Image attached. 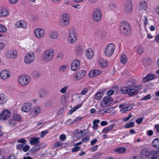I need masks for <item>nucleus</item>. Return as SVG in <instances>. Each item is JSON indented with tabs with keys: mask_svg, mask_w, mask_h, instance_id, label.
Here are the masks:
<instances>
[{
	"mask_svg": "<svg viewBox=\"0 0 159 159\" xmlns=\"http://www.w3.org/2000/svg\"><path fill=\"white\" fill-rule=\"evenodd\" d=\"M54 51L52 49H48L45 51L42 56L43 60L45 62H49L52 59Z\"/></svg>",
	"mask_w": 159,
	"mask_h": 159,
	"instance_id": "nucleus-1",
	"label": "nucleus"
},
{
	"mask_svg": "<svg viewBox=\"0 0 159 159\" xmlns=\"http://www.w3.org/2000/svg\"><path fill=\"white\" fill-rule=\"evenodd\" d=\"M120 30L125 35H129L131 33L130 26L129 24L126 22L124 21L121 23Z\"/></svg>",
	"mask_w": 159,
	"mask_h": 159,
	"instance_id": "nucleus-2",
	"label": "nucleus"
},
{
	"mask_svg": "<svg viewBox=\"0 0 159 159\" xmlns=\"http://www.w3.org/2000/svg\"><path fill=\"white\" fill-rule=\"evenodd\" d=\"M137 81L136 80H132L128 81L127 82V85L132 90V91L135 90H139L142 89L143 86L142 85H136Z\"/></svg>",
	"mask_w": 159,
	"mask_h": 159,
	"instance_id": "nucleus-3",
	"label": "nucleus"
},
{
	"mask_svg": "<svg viewBox=\"0 0 159 159\" xmlns=\"http://www.w3.org/2000/svg\"><path fill=\"white\" fill-rule=\"evenodd\" d=\"M77 34L75 32V29L73 28L70 29L69 32L68 40L69 42L71 43H75L77 40Z\"/></svg>",
	"mask_w": 159,
	"mask_h": 159,
	"instance_id": "nucleus-4",
	"label": "nucleus"
},
{
	"mask_svg": "<svg viewBox=\"0 0 159 159\" xmlns=\"http://www.w3.org/2000/svg\"><path fill=\"white\" fill-rule=\"evenodd\" d=\"M115 49V46L112 43L108 44L104 50V53L107 57L111 56L114 53Z\"/></svg>",
	"mask_w": 159,
	"mask_h": 159,
	"instance_id": "nucleus-5",
	"label": "nucleus"
},
{
	"mask_svg": "<svg viewBox=\"0 0 159 159\" xmlns=\"http://www.w3.org/2000/svg\"><path fill=\"white\" fill-rule=\"evenodd\" d=\"M31 81V78L28 75H23L18 78V81L22 86L28 84Z\"/></svg>",
	"mask_w": 159,
	"mask_h": 159,
	"instance_id": "nucleus-6",
	"label": "nucleus"
},
{
	"mask_svg": "<svg viewBox=\"0 0 159 159\" xmlns=\"http://www.w3.org/2000/svg\"><path fill=\"white\" fill-rule=\"evenodd\" d=\"M121 91L124 94L128 93V95L129 96L136 95L139 92L137 90H135L134 91H132V90L130 89L127 85V86L122 87L121 89Z\"/></svg>",
	"mask_w": 159,
	"mask_h": 159,
	"instance_id": "nucleus-7",
	"label": "nucleus"
},
{
	"mask_svg": "<svg viewBox=\"0 0 159 159\" xmlns=\"http://www.w3.org/2000/svg\"><path fill=\"white\" fill-rule=\"evenodd\" d=\"M113 99L110 96L104 97L100 102V105L102 107H105L111 104L112 102Z\"/></svg>",
	"mask_w": 159,
	"mask_h": 159,
	"instance_id": "nucleus-8",
	"label": "nucleus"
},
{
	"mask_svg": "<svg viewBox=\"0 0 159 159\" xmlns=\"http://www.w3.org/2000/svg\"><path fill=\"white\" fill-rule=\"evenodd\" d=\"M102 16V12L99 9L96 8L94 11L93 14V19L94 21H99L101 20Z\"/></svg>",
	"mask_w": 159,
	"mask_h": 159,
	"instance_id": "nucleus-9",
	"label": "nucleus"
},
{
	"mask_svg": "<svg viewBox=\"0 0 159 159\" xmlns=\"http://www.w3.org/2000/svg\"><path fill=\"white\" fill-rule=\"evenodd\" d=\"M34 59V55L33 52L28 53L26 54L24 58L25 63L29 64L33 62Z\"/></svg>",
	"mask_w": 159,
	"mask_h": 159,
	"instance_id": "nucleus-10",
	"label": "nucleus"
},
{
	"mask_svg": "<svg viewBox=\"0 0 159 159\" xmlns=\"http://www.w3.org/2000/svg\"><path fill=\"white\" fill-rule=\"evenodd\" d=\"M34 33L37 38L40 39L44 37L45 34V31L41 28H38L34 30Z\"/></svg>",
	"mask_w": 159,
	"mask_h": 159,
	"instance_id": "nucleus-11",
	"label": "nucleus"
},
{
	"mask_svg": "<svg viewBox=\"0 0 159 159\" xmlns=\"http://www.w3.org/2000/svg\"><path fill=\"white\" fill-rule=\"evenodd\" d=\"M11 113L7 110H3L0 114V120H5L7 119L10 116Z\"/></svg>",
	"mask_w": 159,
	"mask_h": 159,
	"instance_id": "nucleus-12",
	"label": "nucleus"
},
{
	"mask_svg": "<svg viewBox=\"0 0 159 159\" xmlns=\"http://www.w3.org/2000/svg\"><path fill=\"white\" fill-rule=\"evenodd\" d=\"M80 65V61L79 59H76L74 60L71 63V69L72 70L75 71L78 68Z\"/></svg>",
	"mask_w": 159,
	"mask_h": 159,
	"instance_id": "nucleus-13",
	"label": "nucleus"
},
{
	"mask_svg": "<svg viewBox=\"0 0 159 159\" xmlns=\"http://www.w3.org/2000/svg\"><path fill=\"white\" fill-rule=\"evenodd\" d=\"M85 71L82 70L77 72L74 76V79L76 80H78L83 78L85 75Z\"/></svg>",
	"mask_w": 159,
	"mask_h": 159,
	"instance_id": "nucleus-14",
	"label": "nucleus"
},
{
	"mask_svg": "<svg viewBox=\"0 0 159 159\" xmlns=\"http://www.w3.org/2000/svg\"><path fill=\"white\" fill-rule=\"evenodd\" d=\"M6 56L8 58H15L17 55V52L15 50H11L7 52L6 54Z\"/></svg>",
	"mask_w": 159,
	"mask_h": 159,
	"instance_id": "nucleus-15",
	"label": "nucleus"
},
{
	"mask_svg": "<svg viewBox=\"0 0 159 159\" xmlns=\"http://www.w3.org/2000/svg\"><path fill=\"white\" fill-rule=\"evenodd\" d=\"M32 104L30 103L27 102L24 103L22 106L21 110L24 112H28L32 109Z\"/></svg>",
	"mask_w": 159,
	"mask_h": 159,
	"instance_id": "nucleus-16",
	"label": "nucleus"
},
{
	"mask_svg": "<svg viewBox=\"0 0 159 159\" xmlns=\"http://www.w3.org/2000/svg\"><path fill=\"white\" fill-rule=\"evenodd\" d=\"M11 73L7 70H3L1 72L0 74L1 78L3 80H5L10 77Z\"/></svg>",
	"mask_w": 159,
	"mask_h": 159,
	"instance_id": "nucleus-17",
	"label": "nucleus"
},
{
	"mask_svg": "<svg viewBox=\"0 0 159 159\" xmlns=\"http://www.w3.org/2000/svg\"><path fill=\"white\" fill-rule=\"evenodd\" d=\"M150 151L147 148L143 149L140 152V157L142 158H146L148 157Z\"/></svg>",
	"mask_w": 159,
	"mask_h": 159,
	"instance_id": "nucleus-18",
	"label": "nucleus"
},
{
	"mask_svg": "<svg viewBox=\"0 0 159 159\" xmlns=\"http://www.w3.org/2000/svg\"><path fill=\"white\" fill-rule=\"evenodd\" d=\"M16 25L18 28H26L27 26L26 22L23 20H20L17 21Z\"/></svg>",
	"mask_w": 159,
	"mask_h": 159,
	"instance_id": "nucleus-19",
	"label": "nucleus"
},
{
	"mask_svg": "<svg viewBox=\"0 0 159 159\" xmlns=\"http://www.w3.org/2000/svg\"><path fill=\"white\" fill-rule=\"evenodd\" d=\"M157 157V151L152 150L149 152L148 156L149 159H156Z\"/></svg>",
	"mask_w": 159,
	"mask_h": 159,
	"instance_id": "nucleus-20",
	"label": "nucleus"
},
{
	"mask_svg": "<svg viewBox=\"0 0 159 159\" xmlns=\"http://www.w3.org/2000/svg\"><path fill=\"white\" fill-rule=\"evenodd\" d=\"M39 138L37 137H34L30 138V143L31 145H37L40 143L39 141Z\"/></svg>",
	"mask_w": 159,
	"mask_h": 159,
	"instance_id": "nucleus-21",
	"label": "nucleus"
},
{
	"mask_svg": "<svg viewBox=\"0 0 159 159\" xmlns=\"http://www.w3.org/2000/svg\"><path fill=\"white\" fill-rule=\"evenodd\" d=\"M132 5L131 2L128 1L125 5V10L128 13L132 11Z\"/></svg>",
	"mask_w": 159,
	"mask_h": 159,
	"instance_id": "nucleus-22",
	"label": "nucleus"
},
{
	"mask_svg": "<svg viewBox=\"0 0 159 159\" xmlns=\"http://www.w3.org/2000/svg\"><path fill=\"white\" fill-rule=\"evenodd\" d=\"M154 78V75L152 74L148 75L146 76L143 78V81L144 82H146L150 81Z\"/></svg>",
	"mask_w": 159,
	"mask_h": 159,
	"instance_id": "nucleus-23",
	"label": "nucleus"
},
{
	"mask_svg": "<svg viewBox=\"0 0 159 159\" xmlns=\"http://www.w3.org/2000/svg\"><path fill=\"white\" fill-rule=\"evenodd\" d=\"M101 72L100 71L97 70H94L90 71L89 74V77L92 78L100 74Z\"/></svg>",
	"mask_w": 159,
	"mask_h": 159,
	"instance_id": "nucleus-24",
	"label": "nucleus"
},
{
	"mask_svg": "<svg viewBox=\"0 0 159 159\" xmlns=\"http://www.w3.org/2000/svg\"><path fill=\"white\" fill-rule=\"evenodd\" d=\"M9 12L4 8H0V17L6 16L8 15Z\"/></svg>",
	"mask_w": 159,
	"mask_h": 159,
	"instance_id": "nucleus-25",
	"label": "nucleus"
},
{
	"mask_svg": "<svg viewBox=\"0 0 159 159\" xmlns=\"http://www.w3.org/2000/svg\"><path fill=\"white\" fill-rule=\"evenodd\" d=\"M58 36V34L57 32L55 31H52L49 34V37L52 39H57Z\"/></svg>",
	"mask_w": 159,
	"mask_h": 159,
	"instance_id": "nucleus-26",
	"label": "nucleus"
},
{
	"mask_svg": "<svg viewBox=\"0 0 159 159\" xmlns=\"http://www.w3.org/2000/svg\"><path fill=\"white\" fill-rule=\"evenodd\" d=\"M93 52L92 49H89L87 50L86 52V55L88 58H92L93 57Z\"/></svg>",
	"mask_w": 159,
	"mask_h": 159,
	"instance_id": "nucleus-27",
	"label": "nucleus"
},
{
	"mask_svg": "<svg viewBox=\"0 0 159 159\" xmlns=\"http://www.w3.org/2000/svg\"><path fill=\"white\" fill-rule=\"evenodd\" d=\"M7 101V97L3 93L0 94V104H3L5 103Z\"/></svg>",
	"mask_w": 159,
	"mask_h": 159,
	"instance_id": "nucleus-28",
	"label": "nucleus"
},
{
	"mask_svg": "<svg viewBox=\"0 0 159 159\" xmlns=\"http://www.w3.org/2000/svg\"><path fill=\"white\" fill-rule=\"evenodd\" d=\"M82 53L83 49L82 46L80 45L77 46L76 48V54L78 56H80L82 55Z\"/></svg>",
	"mask_w": 159,
	"mask_h": 159,
	"instance_id": "nucleus-29",
	"label": "nucleus"
},
{
	"mask_svg": "<svg viewBox=\"0 0 159 159\" xmlns=\"http://www.w3.org/2000/svg\"><path fill=\"white\" fill-rule=\"evenodd\" d=\"M103 92L102 91H99L97 92L95 95V98L96 100H100L102 97L103 93Z\"/></svg>",
	"mask_w": 159,
	"mask_h": 159,
	"instance_id": "nucleus-30",
	"label": "nucleus"
},
{
	"mask_svg": "<svg viewBox=\"0 0 159 159\" xmlns=\"http://www.w3.org/2000/svg\"><path fill=\"white\" fill-rule=\"evenodd\" d=\"M114 151L118 153H123L126 152V149L124 147H120L115 148Z\"/></svg>",
	"mask_w": 159,
	"mask_h": 159,
	"instance_id": "nucleus-31",
	"label": "nucleus"
},
{
	"mask_svg": "<svg viewBox=\"0 0 159 159\" xmlns=\"http://www.w3.org/2000/svg\"><path fill=\"white\" fill-rule=\"evenodd\" d=\"M115 125L114 124H113L109 125L107 127L104 128L102 130V132L103 133H106L109 131L112 130L113 127Z\"/></svg>",
	"mask_w": 159,
	"mask_h": 159,
	"instance_id": "nucleus-32",
	"label": "nucleus"
},
{
	"mask_svg": "<svg viewBox=\"0 0 159 159\" xmlns=\"http://www.w3.org/2000/svg\"><path fill=\"white\" fill-rule=\"evenodd\" d=\"M139 9L142 10H146L148 8V5L145 2H142L140 4Z\"/></svg>",
	"mask_w": 159,
	"mask_h": 159,
	"instance_id": "nucleus-33",
	"label": "nucleus"
},
{
	"mask_svg": "<svg viewBox=\"0 0 159 159\" xmlns=\"http://www.w3.org/2000/svg\"><path fill=\"white\" fill-rule=\"evenodd\" d=\"M59 24L61 27H64L67 26L69 24V22L61 19L59 21Z\"/></svg>",
	"mask_w": 159,
	"mask_h": 159,
	"instance_id": "nucleus-34",
	"label": "nucleus"
},
{
	"mask_svg": "<svg viewBox=\"0 0 159 159\" xmlns=\"http://www.w3.org/2000/svg\"><path fill=\"white\" fill-rule=\"evenodd\" d=\"M128 61V58L124 54H122L120 57V62L123 64H125Z\"/></svg>",
	"mask_w": 159,
	"mask_h": 159,
	"instance_id": "nucleus-35",
	"label": "nucleus"
},
{
	"mask_svg": "<svg viewBox=\"0 0 159 159\" xmlns=\"http://www.w3.org/2000/svg\"><path fill=\"white\" fill-rule=\"evenodd\" d=\"M61 19L70 22V16L67 13H64L61 16Z\"/></svg>",
	"mask_w": 159,
	"mask_h": 159,
	"instance_id": "nucleus-36",
	"label": "nucleus"
},
{
	"mask_svg": "<svg viewBox=\"0 0 159 159\" xmlns=\"http://www.w3.org/2000/svg\"><path fill=\"white\" fill-rule=\"evenodd\" d=\"M41 148H41V144L39 146L37 145L32 148L30 149V152L32 153H34L37 152Z\"/></svg>",
	"mask_w": 159,
	"mask_h": 159,
	"instance_id": "nucleus-37",
	"label": "nucleus"
},
{
	"mask_svg": "<svg viewBox=\"0 0 159 159\" xmlns=\"http://www.w3.org/2000/svg\"><path fill=\"white\" fill-rule=\"evenodd\" d=\"M152 63V61L150 59H145L143 60V65L146 66L149 65Z\"/></svg>",
	"mask_w": 159,
	"mask_h": 159,
	"instance_id": "nucleus-38",
	"label": "nucleus"
},
{
	"mask_svg": "<svg viewBox=\"0 0 159 159\" xmlns=\"http://www.w3.org/2000/svg\"><path fill=\"white\" fill-rule=\"evenodd\" d=\"M110 111L109 108L103 109L100 110L99 111V114L100 115H103L107 113H109Z\"/></svg>",
	"mask_w": 159,
	"mask_h": 159,
	"instance_id": "nucleus-39",
	"label": "nucleus"
},
{
	"mask_svg": "<svg viewBox=\"0 0 159 159\" xmlns=\"http://www.w3.org/2000/svg\"><path fill=\"white\" fill-rule=\"evenodd\" d=\"M47 94V92L45 90H41L39 91V96L42 97L46 96Z\"/></svg>",
	"mask_w": 159,
	"mask_h": 159,
	"instance_id": "nucleus-40",
	"label": "nucleus"
},
{
	"mask_svg": "<svg viewBox=\"0 0 159 159\" xmlns=\"http://www.w3.org/2000/svg\"><path fill=\"white\" fill-rule=\"evenodd\" d=\"M99 63L100 65L103 67H105L107 65V62L104 61L102 59L99 60Z\"/></svg>",
	"mask_w": 159,
	"mask_h": 159,
	"instance_id": "nucleus-41",
	"label": "nucleus"
},
{
	"mask_svg": "<svg viewBox=\"0 0 159 159\" xmlns=\"http://www.w3.org/2000/svg\"><path fill=\"white\" fill-rule=\"evenodd\" d=\"M34 113L35 114V116H36L38 115L41 111L40 107H35L34 108Z\"/></svg>",
	"mask_w": 159,
	"mask_h": 159,
	"instance_id": "nucleus-42",
	"label": "nucleus"
},
{
	"mask_svg": "<svg viewBox=\"0 0 159 159\" xmlns=\"http://www.w3.org/2000/svg\"><path fill=\"white\" fill-rule=\"evenodd\" d=\"M68 89V86H66L60 90V92L62 94H65L66 92Z\"/></svg>",
	"mask_w": 159,
	"mask_h": 159,
	"instance_id": "nucleus-43",
	"label": "nucleus"
},
{
	"mask_svg": "<svg viewBox=\"0 0 159 159\" xmlns=\"http://www.w3.org/2000/svg\"><path fill=\"white\" fill-rule=\"evenodd\" d=\"M7 29L6 27L0 24V32L5 33L6 32Z\"/></svg>",
	"mask_w": 159,
	"mask_h": 159,
	"instance_id": "nucleus-44",
	"label": "nucleus"
},
{
	"mask_svg": "<svg viewBox=\"0 0 159 159\" xmlns=\"http://www.w3.org/2000/svg\"><path fill=\"white\" fill-rule=\"evenodd\" d=\"M134 123L133 122H131L126 124L125 126V127L126 128H129L134 126Z\"/></svg>",
	"mask_w": 159,
	"mask_h": 159,
	"instance_id": "nucleus-45",
	"label": "nucleus"
},
{
	"mask_svg": "<svg viewBox=\"0 0 159 159\" xmlns=\"http://www.w3.org/2000/svg\"><path fill=\"white\" fill-rule=\"evenodd\" d=\"M9 124L11 126H14L16 124V121L14 119H10L8 121Z\"/></svg>",
	"mask_w": 159,
	"mask_h": 159,
	"instance_id": "nucleus-46",
	"label": "nucleus"
},
{
	"mask_svg": "<svg viewBox=\"0 0 159 159\" xmlns=\"http://www.w3.org/2000/svg\"><path fill=\"white\" fill-rule=\"evenodd\" d=\"M137 50L139 54H141L143 52V48L142 46H138L137 48Z\"/></svg>",
	"mask_w": 159,
	"mask_h": 159,
	"instance_id": "nucleus-47",
	"label": "nucleus"
},
{
	"mask_svg": "<svg viewBox=\"0 0 159 159\" xmlns=\"http://www.w3.org/2000/svg\"><path fill=\"white\" fill-rule=\"evenodd\" d=\"M21 117L19 114H16L14 115L13 116V119L16 121H19L20 120Z\"/></svg>",
	"mask_w": 159,
	"mask_h": 159,
	"instance_id": "nucleus-48",
	"label": "nucleus"
},
{
	"mask_svg": "<svg viewBox=\"0 0 159 159\" xmlns=\"http://www.w3.org/2000/svg\"><path fill=\"white\" fill-rule=\"evenodd\" d=\"M67 67L68 66L67 65H62L60 67L59 70L61 71H64L66 70Z\"/></svg>",
	"mask_w": 159,
	"mask_h": 159,
	"instance_id": "nucleus-49",
	"label": "nucleus"
},
{
	"mask_svg": "<svg viewBox=\"0 0 159 159\" xmlns=\"http://www.w3.org/2000/svg\"><path fill=\"white\" fill-rule=\"evenodd\" d=\"M133 107H129V106H128L127 107H125L123 108L122 110H121L120 111H128L130 110Z\"/></svg>",
	"mask_w": 159,
	"mask_h": 159,
	"instance_id": "nucleus-50",
	"label": "nucleus"
},
{
	"mask_svg": "<svg viewBox=\"0 0 159 159\" xmlns=\"http://www.w3.org/2000/svg\"><path fill=\"white\" fill-rule=\"evenodd\" d=\"M82 117H77L73 121H72V123H70V124H73L74 123L78 122L80 120H82Z\"/></svg>",
	"mask_w": 159,
	"mask_h": 159,
	"instance_id": "nucleus-51",
	"label": "nucleus"
},
{
	"mask_svg": "<svg viewBox=\"0 0 159 159\" xmlns=\"http://www.w3.org/2000/svg\"><path fill=\"white\" fill-rule=\"evenodd\" d=\"M62 143L61 142H57L55 143L54 145V148H57L59 146H61Z\"/></svg>",
	"mask_w": 159,
	"mask_h": 159,
	"instance_id": "nucleus-52",
	"label": "nucleus"
},
{
	"mask_svg": "<svg viewBox=\"0 0 159 159\" xmlns=\"http://www.w3.org/2000/svg\"><path fill=\"white\" fill-rule=\"evenodd\" d=\"M80 148H81L80 147L76 146L72 149L71 151L72 152H74L78 151L80 149Z\"/></svg>",
	"mask_w": 159,
	"mask_h": 159,
	"instance_id": "nucleus-53",
	"label": "nucleus"
},
{
	"mask_svg": "<svg viewBox=\"0 0 159 159\" xmlns=\"http://www.w3.org/2000/svg\"><path fill=\"white\" fill-rule=\"evenodd\" d=\"M151 98V96L150 94H149L147 95L144 97L141 100H147L150 99Z\"/></svg>",
	"mask_w": 159,
	"mask_h": 159,
	"instance_id": "nucleus-54",
	"label": "nucleus"
},
{
	"mask_svg": "<svg viewBox=\"0 0 159 159\" xmlns=\"http://www.w3.org/2000/svg\"><path fill=\"white\" fill-rule=\"evenodd\" d=\"M143 121V118L142 117L139 118L136 120V122L139 125Z\"/></svg>",
	"mask_w": 159,
	"mask_h": 159,
	"instance_id": "nucleus-55",
	"label": "nucleus"
},
{
	"mask_svg": "<svg viewBox=\"0 0 159 159\" xmlns=\"http://www.w3.org/2000/svg\"><path fill=\"white\" fill-rule=\"evenodd\" d=\"M59 138L61 140L63 141L66 139V137L65 134H62L60 136Z\"/></svg>",
	"mask_w": 159,
	"mask_h": 159,
	"instance_id": "nucleus-56",
	"label": "nucleus"
},
{
	"mask_svg": "<svg viewBox=\"0 0 159 159\" xmlns=\"http://www.w3.org/2000/svg\"><path fill=\"white\" fill-rule=\"evenodd\" d=\"M88 91V89L87 88H85L81 91V94L82 95H84Z\"/></svg>",
	"mask_w": 159,
	"mask_h": 159,
	"instance_id": "nucleus-57",
	"label": "nucleus"
},
{
	"mask_svg": "<svg viewBox=\"0 0 159 159\" xmlns=\"http://www.w3.org/2000/svg\"><path fill=\"white\" fill-rule=\"evenodd\" d=\"M30 148V147L28 145H26L24 147H23V151L24 152H26L28 151Z\"/></svg>",
	"mask_w": 159,
	"mask_h": 159,
	"instance_id": "nucleus-58",
	"label": "nucleus"
},
{
	"mask_svg": "<svg viewBox=\"0 0 159 159\" xmlns=\"http://www.w3.org/2000/svg\"><path fill=\"white\" fill-rule=\"evenodd\" d=\"M132 117V115L131 114H130L128 117L124 118L123 119V120L124 121H127V120H129Z\"/></svg>",
	"mask_w": 159,
	"mask_h": 159,
	"instance_id": "nucleus-59",
	"label": "nucleus"
},
{
	"mask_svg": "<svg viewBox=\"0 0 159 159\" xmlns=\"http://www.w3.org/2000/svg\"><path fill=\"white\" fill-rule=\"evenodd\" d=\"M89 137L88 136H86L82 139V142H85L89 140Z\"/></svg>",
	"mask_w": 159,
	"mask_h": 159,
	"instance_id": "nucleus-60",
	"label": "nucleus"
},
{
	"mask_svg": "<svg viewBox=\"0 0 159 159\" xmlns=\"http://www.w3.org/2000/svg\"><path fill=\"white\" fill-rule=\"evenodd\" d=\"M48 132L46 130L42 131L41 132V134L40 135V137H43Z\"/></svg>",
	"mask_w": 159,
	"mask_h": 159,
	"instance_id": "nucleus-61",
	"label": "nucleus"
},
{
	"mask_svg": "<svg viewBox=\"0 0 159 159\" xmlns=\"http://www.w3.org/2000/svg\"><path fill=\"white\" fill-rule=\"evenodd\" d=\"M143 23L144 26H146L147 25V24L148 23V20L147 18L145 16H144V18L143 19Z\"/></svg>",
	"mask_w": 159,
	"mask_h": 159,
	"instance_id": "nucleus-62",
	"label": "nucleus"
},
{
	"mask_svg": "<svg viewBox=\"0 0 159 159\" xmlns=\"http://www.w3.org/2000/svg\"><path fill=\"white\" fill-rule=\"evenodd\" d=\"M109 7L111 9H114L116 7V5L114 3H111L109 4Z\"/></svg>",
	"mask_w": 159,
	"mask_h": 159,
	"instance_id": "nucleus-63",
	"label": "nucleus"
},
{
	"mask_svg": "<svg viewBox=\"0 0 159 159\" xmlns=\"http://www.w3.org/2000/svg\"><path fill=\"white\" fill-rule=\"evenodd\" d=\"M98 146L97 145L95 146L91 149V151L92 152L96 151L98 149Z\"/></svg>",
	"mask_w": 159,
	"mask_h": 159,
	"instance_id": "nucleus-64",
	"label": "nucleus"
}]
</instances>
